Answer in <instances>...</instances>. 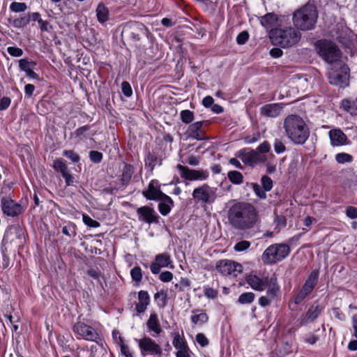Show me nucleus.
Returning <instances> with one entry per match:
<instances>
[{"mask_svg":"<svg viewBox=\"0 0 357 357\" xmlns=\"http://www.w3.org/2000/svg\"><path fill=\"white\" fill-rule=\"evenodd\" d=\"M228 218L231 225L238 229H247L254 227L257 221L255 207L248 203L234 204L229 210Z\"/></svg>","mask_w":357,"mask_h":357,"instance_id":"nucleus-1","label":"nucleus"},{"mask_svg":"<svg viewBox=\"0 0 357 357\" xmlns=\"http://www.w3.org/2000/svg\"><path fill=\"white\" fill-rule=\"evenodd\" d=\"M286 133L296 144H303L308 138L309 130L302 118L297 115L288 116L284 123Z\"/></svg>","mask_w":357,"mask_h":357,"instance_id":"nucleus-2","label":"nucleus"},{"mask_svg":"<svg viewBox=\"0 0 357 357\" xmlns=\"http://www.w3.org/2000/svg\"><path fill=\"white\" fill-rule=\"evenodd\" d=\"M269 38L273 45L287 48L297 44L301 34L292 26L279 27L270 31Z\"/></svg>","mask_w":357,"mask_h":357,"instance_id":"nucleus-3","label":"nucleus"},{"mask_svg":"<svg viewBox=\"0 0 357 357\" xmlns=\"http://www.w3.org/2000/svg\"><path fill=\"white\" fill-rule=\"evenodd\" d=\"M318 17L316 7L312 4H306L294 12L293 22L294 26L301 30H311L314 27Z\"/></svg>","mask_w":357,"mask_h":357,"instance_id":"nucleus-4","label":"nucleus"},{"mask_svg":"<svg viewBox=\"0 0 357 357\" xmlns=\"http://www.w3.org/2000/svg\"><path fill=\"white\" fill-rule=\"evenodd\" d=\"M291 249L286 243H274L269 245L261 255L264 264L273 265L286 259L290 254Z\"/></svg>","mask_w":357,"mask_h":357,"instance_id":"nucleus-5","label":"nucleus"},{"mask_svg":"<svg viewBox=\"0 0 357 357\" xmlns=\"http://www.w3.org/2000/svg\"><path fill=\"white\" fill-rule=\"evenodd\" d=\"M315 45L318 54L326 62L333 63L337 61L340 50L334 43L328 40H319Z\"/></svg>","mask_w":357,"mask_h":357,"instance_id":"nucleus-6","label":"nucleus"},{"mask_svg":"<svg viewBox=\"0 0 357 357\" xmlns=\"http://www.w3.org/2000/svg\"><path fill=\"white\" fill-rule=\"evenodd\" d=\"M192 196L197 204H211L216 199V188L210 187L207 184H204L195 188Z\"/></svg>","mask_w":357,"mask_h":357,"instance_id":"nucleus-7","label":"nucleus"},{"mask_svg":"<svg viewBox=\"0 0 357 357\" xmlns=\"http://www.w3.org/2000/svg\"><path fill=\"white\" fill-rule=\"evenodd\" d=\"M73 331L77 335V339L98 343L101 339L98 333L92 326L82 321H77L73 326Z\"/></svg>","mask_w":357,"mask_h":357,"instance_id":"nucleus-8","label":"nucleus"},{"mask_svg":"<svg viewBox=\"0 0 357 357\" xmlns=\"http://www.w3.org/2000/svg\"><path fill=\"white\" fill-rule=\"evenodd\" d=\"M134 340L137 343L141 356H160L162 354V348L152 338L148 336H144L141 339L135 338Z\"/></svg>","mask_w":357,"mask_h":357,"instance_id":"nucleus-9","label":"nucleus"},{"mask_svg":"<svg viewBox=\"0 0 357 357\" xmlns=\"http://www.w3.org/2000/svg\"><path fill=\"white\" fill-rule=\"evenodd\" d=\"M216 270L224 276L235 278L243 271V266L229 259H221L216 264Z\"/></svg>","mask_w":357,"mask_h":357,"instance_id":"nucleus-10","label":"nucleus"},{"mask_svg":"<svg viewBox=\"0 0 357 357\" xmlns=\"http://www.w3.org/2000/svg\"><path fill=\"white\" fill-rule=\"evenodd\" d=\"M280 287L278 283V279L275 275L271 276V285L266 289V296L259 298V305L265 307L276 300L279 296Z\"/></svg>","mask_w":357,"mask_h":357,"instance_id":"nucleus-11","label":"nucleus"},{"mask_svg":"<svg viewBox=\"0 0 357 357\" xmlns=\"http://www.w3.org/2000/svg\"><path fill=\"white\" fill-rule=\"evenodd\" d=\"M1 208L4 215L15 218L24 212L23 206L10 197H2L1 199Z\"/></svg>","mask_w":357,"mask_h":357,"instance_id":"nucleus-12","label":"nucleus"},{"mask_svg":"<svg viewBox=\"0 0 357 357\" xmlns=\"http://www.w3.org/2000/svg\"><path fill=\"white\" fill-rule=\"evenodd\" d=\"M176 168L181 176L189 181H204L206 180L209 176V173L207 170L190 169L180 164L177 165Z\"/></svg>","mask_w":357,"mask_h":357,"instance_id":"nucleus-13","label":"nucleus"},{"mask_svg":"<svg viewBox=\"0 0 357 357\" xmlns=\"http://www.w3.org/2000/svg\"><path fill=\"white\" fill-rule=\"evenodd\" d=\"M349 68L346 66H341L340 72L331 70L328 73L329 82L340 87H345L348 85Z\"/></svg>","mask_w":357,"mask_h":357,"instance_id":"nucleus-14","label":"nucleus"},{"mask_svg":"<svg viewBox=\"0 0 357 357\" xmlns=\"http://www.w3.org/2000/svg\"><path fill=\"white\" fill-rule=\"evenodd\" d=\"M247 283L255 291H262L271 285V277L259 276L257 274L250 273L245 279Z\"/></svg>","mask_w":357,"mask_h":357,"instance_id":"nucleus-15","label":"nucleus"},{"mask_svg":"<svg viewBox=\"0 0 357 357\" xmlns=\"http://www.w3.org/2000/svg\"><path fill=\"white\" fill-rule=\"evenodd\" d=\"M172 260L168 252H163L155 257V261L150 265V270L153 274L160 273L162 268H172Z\"/></svg>","mask_w":357,"mask_h":357,"instance_id":"nucleus-16","label":"nucleus"},{"mask_svg":"<svg viewBox=\"0 0 357 357\" xmlns=\"http://www.w3.org/2000/svg\"><path fill=\"white\" fill-rule=\"evenodd\" d=\"M324 307L314 303L308 308L305 314L300 319V326H306L307 324L314 321L321 314Z\"/></svg>","mask_w":357,"mask_h":357,"instance_id":"nucleus-17","label":"nucleus"},{"mask_svg":"<svg viewBox=\"0 0 357 357\" xmlns=\"http://www.w3.org/2000/svg\"><path fill=\"white\" fill-rule=\"evenodd\" d=\"M138 220L148 224L157 223L158 215L153 208L144 206L137 209Z\"/></svg>","mask_w":357,"mask_h":357,"instance_id":"nucleus-18","label":"nucleus"},{"mask_svg":"<svg viewBox=\"0 0 357 357\" xmlns=\"http://www.w3.org/2000/svg\"><path fill=\"white\" fill-rule=\"evenodd\" d=\"M331 144L333 146H340L349 143L346 135L340 129H332L328 132Z\"/></svg>","mask_w":357,"mask_h":357,"instance_id":"nucleus-19","label":"nucleus"},{"mask_svg":"<svg viewBox=\"0 0 357 357\" xmlns=\"http://www.w3.org/2000/svg\"><path fill=\"white\" fill-rule=\"evenodd\" d=\"M53 167L56 172H59L66 181L67 186L73 185L74 177L69 173L66 164L61 160L57 159L54 161Z\"/></svg>","mask_w":357,"mask_h":357,"instance_id":"nucleus-20","label":"nucleus"},{"mask_svg":"<svg viewBox=\"0 0 357 357\" xmlns=\"http://www.w3.org/2000/svg\"><path fill=\"white\" fill-rule=\"evenodd\" d=\"M138 302L135 304V310L137 314H143L150 304L151 298L147 291L140 290L138 292Z\"/></svg>","mask_w":357,"mask_h":357,"instance_id":"nucleus-21","label":"nucleus"},{"mask_svg":"<svg viewBox=\"0 0 357 357\" xmlns=\"http://www.w3.org/2000/svg\"><path fill=\"white\" fill-rule=\"evenodd\" d=\"M159 188L158 181L152 180L149 184L148 189L143 191V195L149 200H156L164 195Z\"/></svg>","mask_w":357,"mask_h":357,"instance_id":"nucleus-22","label":"nucleus"},{"mask_svg":"<svg viewBox=\"0 0 357 357\" xmlns=\"http://www.w3.org/2000/svg\"><path fill=\"white\" fill-rule=\"evenodd\" d=\"M259 20L260 24L269 33L270 31L275 29L273 28L278 24V16L274 13H268L259 17Z\"/></svg>","mask_w":357,"mask_h":357,"instance_id":"nucleus-23","label":"nucleus"},{"mask_svg":"<svg viewBox=\"0 0 357 357\" xmlns=\"http://www.w3.org/2000/svg\"><path fill=\"white\" fill-rule=\"evenodd\" d=\"M203 123L204 121H197L190 125L185 132L187 137L198 140L202 139L204 138L202 130Z\"/></svg>","mask_w":357,"mask_h":357,"instance_id":"nucleus-24","label":"nucleus"},{"mask_svg":"<svg viewBox=\"0 0 357 357\" xmlns=\"http://www.w3.org/2000/svg\"><path fill=\"white\" fill-rule=\"evenodd\" d=\"M157 200L160 201L158 204V211L162 215H167L171 211L172 208L174 206V202L172 199L165 194Z\"/></svg>","mask_w":357,"mask_h":357,"instance_id":"nucleus-25","label":"nucleus"},{"mask_svg":"<svg viewBox=\"0 0 357 357\" xmlns=\"http://www.w3.org/2000/svg\"><path fill=\"white\" fill-rule=\"evenodd\" d=\"M146 326L149 331L153 332L157 335L161 333V326L158 317V314L155 312H153L150 314L149 318L146 321Z\"/></svg>","mask_w":357,"mask_h":357,"instance_id":"nucleus-26","label":"nucleus"},{"mask_svg":"<svg viewBox=\"0 0 357 357\" xmlns=\"http://www.w3.org/2000/svg\"><path fill=\"white\" fill-rule=\"evenodd\" d=\"M282 107L277 103L267 104L261 108V114L267 117L274 118L281 112Z\"/></svg>","mask_w":357,"mask_h":357,"instance_id":"nucleus-27","label":"nucleus"},{"mask_svg":"<svg viewBox=\"0 0 357 357\" xmlns=\"http://www.w3.org/2000/svg\"><path fill=\"white\" fill-rule=\"evenodd\" d=\"M96 11L98 20L100 23L103 24L109 20V11L104 3H100Z\"/></svg>","mask_w":357,"mask_h":357,"instance_id":"nucleus-28","label":"nucleus"},{"mask_svg":"<svg viewBox=\"0 0 357 357\" xmlns=\"http://www.w3.org/2000/svg\"><path fill=\"white\" fill-rule=\"evenodd\" d=\"M199 312V314H195L191 317V321L192 324L195 325H203L208 322V316L207 314L203 310H192V313Z\"/></svg>","mask_w":357,"mask_h":357,"instance_id":"nucleus-29","label":"nucleus"},{"mask_svg":"<svg viewBox=\"0 0 357 357\" xmlns=\"http://www.w3.org/2000/svg\"><path fill=\"white\" fill-rule=\"evenodd\" d=\"M153 298L159 308H164L167 305L168 296L167 290L161 289L157 291L154 294Z\"/></svg>","mask_w":357,"mask_h":357,"instance_id":"nucleus-30","label":"nucleus"},{"mask_svg":"<svg viewBox=\"0 0 357 357\" xmlns=\"http://www.w3.org/2000/svg\"><path fill=\"white\" fill-rule=\"evenodd\" d=\"M173 341L172 344L176 350L183 349L188 347V343L182 337L178 332H174L173 333Z\"/></svg>","mask_w":357,"mask_h":357,"instance_id":"nucleus-31","label":"nucleus"},{"mask_svg":"<svg viewBox=\"0 0 357 357\" xmlns=\"http://www.w3.org/2000/svg\"><path fill=\"white\" fill-rule=\"evenodd\" d=\"M130 276L135 282L134 285L136 287L139 286L143 278L142 268L138 266L133 267L130 270Z\"/></svg>","mask_w":357,"mask_h":357,"instance_id":"nucleus-32","label":"nucleus"},{"mask_svg":"<svg viewBox=\"0 0 357 357\" xmlns=\"http://www.w3.org/2000/svg\"><path fill=\"white\" fill-rule=\"evenodd\" d=\"M76 225L73 222H68L65 226L62 227V233L65 236L73 238L76 236Z\"/></svg>","mask_w":357,"mask_h":357,"instance_id":"nucleus-33","label":"nucleus"},{"mask_svg":"<svg viewBox=\"0 0 357 357\" xmlns=\"http://www.w3.org/2000/svg\"><path fill=\"white\" fill-rule=\"evenodd\" d=\"M133 174V167L130 165L124 164L121 175V181L123 185L127 184L130 180Z\"/></svg>","mask_w":357,"mask_h":357,"instance_id":"nucleus-34","label":"nucleus"},{"mask_svg":"<svg viewBox=\"0 0 357 357\" xmlns=\"http://www.w3.org/2000/svg\"><path fill=\"white\" fill-rule=\"evenodd\" d=\"M319 271L317 269L313 270L310 275L307 277V280L305 282V284L307 285L312 289H314L315 286L317 285L319 280Z\"/></svg>","mask_w":357,"mask_h":357,"instance_id":"nucleus-35","label":"nucleus"},{"mask_svg":"<svg viewBox=\"0 0 357 357\" xmlns=\"http://www.w3.org/2000/svg\"><path fill=\"white\" fill-rule=\"evenodd\" d=\"M229 180L235 185H239L243 183V176L242 174L237 171H229L227 173Z\"/></svg>","mask_w":357,"mask_h":357,"instance_id":"nucleus-36","label":"nucleus"},{"mask_svg":"<svg viewBox=\"0 0 357 357\" xmlns=\"http://www.w3.org/2000/svg\"><path fill=\"white\" fill-rule=\"evenodd\" d=\"M36 66V63L35 61H29L26 59H22L19 60V67L20 70L25 72V73L31 69H34Z\"/></svg>","mask_w":357,"mask_h":357,"instance_id":"nucleus-37","label":"nucleus"},{"mask_svg":"<svg viewBox=\"0 0 357 357\" xmlns=\"http://www.w3.org/2000/svg\"><path fill=\"white\" fill-rule=\"evenodd\" d=\"M255 299V294L252 292H245L241 294L238 301L241 304H250Z\"/></svg>","mask_w":357,"mask_h":357,"instance_id":"nucleus-38","label":"nucleus"},{"mask_svg":"<svg viewBox=\"0 0 357 357\" xmlns=\"http://www.w3.org/2000/svg\"><path fill=\"white\" fill-rule=\"evenodd\" d=\"M119 339L121 355L124 357H134L130 347L124 343L123 338L119 336Z\"/></svg>","mask_w":357,"mask_h":357,"instance_id":"nucleus-39","label":"nucleus"},{"mask_svg":"<svg viewBox=\"0 0 357 357\" xmlns=\"http://www.w3.org/2000/svg\"><path fill=\"white\" fill-rule=\"evenodd\" d=\"M180 117L183 123H190L194 120V113L189 109L182 110Z\"/></svg>","mask_w":357,"mask_h":357,"instance_id":"nucleus-40","label":"nucleus"},{"mask_svg":"<svg viewBox=\"0 0 357 357\" xmlns=\"http://www.w3.org/2000/svg\"><path fill=\"white\" fill-rule=\"evenodd\" d=\"M82 221L86 226L92 228H97L100 225L98 221L92 219L86 213L82 214Z\"/></svg>","mask_w":357,"mask_h":357,"instance_id":"nucleus-41","label":"nucleus"},{"mask_svg":"<svg viewBox=\"0 0 357 357\" xmlns=\"http://www.w3.org/2000/svg\"><path fill=\"white\" fill-rule=\"evenodd\" d=\"M245 166L254 167L261 162H264V158H241Z\"/></svg>","mask_w":357,"mask_h":357,"instance_id":"nucleus-42","label":"nucleus"},{"mask_svg":"<svg viewBox=\"0 0 357 357\" xmlns=\"http://www.w3.org/2000/svg\"><path fill=\"white\" fill-rule=\"evenodd\" d=\"M250 242L248 241H241L236 243L234 247L236 252H240L247 250L250 247Z\"/></svg>","mask_w":357,"mask_h":357,"instance_id":"nucleus-43","label":"nucleus"},{"mask_svg":"<svg viewBox=\"0 0 357 357\" xmlns=\"http://www.w3.org/2000/svg\"><path fill=\"white\" fill-rule=\"evenodd\" d=\"M27 6L25 3L13 2L10 5V9L15 13L24 12L26 10Z\"/></svg>","mask_w":357,"mask_h":357,"instance_id":"nucleus-44","label":"nucleus"},{"mask_svg":"<svg viewBox=\"0 0 357 357\" xmlns=\"http://www.w3.org/2000/svg\"><path fill=\"white\" fill-rule=\"evenodd\" d=\"M30 22L29 16H24L14 20L13 25L17 28H21L26 26Z\"/></svg>","mask_w":357,"mask_h":357,"instance_id":"nucleus-45","label":"nucleus"},{"mask_svg":"<svg viewBox=\"0 0 357 357\" xmlns=\"http://www.w3.org/2000/svg\"><path fill=\"white\" fill-rule=\"evenodd\" d=\"M261 183L262 188L266 192L270 191L273 188V181L268 176H263L261 178Z\"/></svg>","mask_w":357,"mask_h":357,"instance_id":"nucleus-46","label":"nucleus"},{"mask_svg":"<svg viewBox=\"0 0 357 357\" xmlns=\"http://www.w3.org/2000/svg\"><path fill=\"white\" fill-rule=\"evenodd\" d=\"M252 189L256 195L260 199L266 198V191L257 183L252 184Z\"/></svg>","mask_w":357,"mask_h":357,"instance_id":"nucleus-47","label":"nucleus"},{"mask_svg":"<svg viewBox=\"0 0 357 357\" xmlns=\"http://www.w3.org/2000/svg\"><path fill=\"white\" fill-rule=\"evenodd\" d=\"M196 341L202 347H205L207 345H208L209 342L208 338L206 337V335L204 333H198L196 335Z\"/></svg>","mask_w":357,"mask_h":357,"instance_id":"nucleus-48","label":"nucleus"},{"mask_svg":"<svg viewBox=\"0 0 357 357\" xmlns=\"http://www.w3.org/2000/svg\"><path fill=\"white\" fill-rule=\"evenodd\" d=\"M121 90L126 97H130L132 94V90L130 84L128 82H123L121 84Z\"/></svg>","mask_w":357,"mask_h":357,"instance_id":"nucleus-49","label":"nucleus"},{"mask_svg":"<svg viewBox=\"0 0 357 357\" xmlns=\"http://www.w3.org/2000/svg\"><path fill=\"white\" fill-rule=\"evenodd\" d=\"M7 52L10 55L15 57L21 56L23 54V50L17 47H8Z\"/></svg>","mask_w":357,"mask_h":357,"instance_id":"nucleus-50","label":"nucleus"},{"mask_svg":"<svg viewBox=\"0 0 357 357\" xmlns=\"http://www.w3.org/2000/svg\"><path fill=\"white\" fill-rule=\"evenodd\" d=\"M318 340V336L312 333L306 334L304 337V342L309 344H314Z\"/></svg>","mask_w":357,"mask_h":357,"instance_id":"nucleus-51","label":"nucleus"},{"mask_svg":"<svg viewBox=\"0 0 357 357\" xmlns=\"http://www.w3.org/2000/svg\"><path fill=\"white\" fill-rule=\"evenodd\" d=\"M159 279L163 282H170L173 279V273L167 271L162 272L159 275Z\"/></svg>","mask_w":357,"mask_h":357,"instance_id":"nucleus-52","label":"nucleus"},{"mask_svg":"<svg viewBox=\"0 0 357 357\" xmlns=\"http://www.w3.org/2000/svg\"><path fill=\"white\" fill-rule=\"evenodd\" d=\"M346 215L351 219H355L357 218V208L349 206L346 208Z\"/></svg>","mask_w":357,"mask_h":357,"instance_id":"nucleus-53","label":"nucleus"},{"mask_svg":"<svg viewBox=\"0 0 357 357\" xmlns=\"http://www.w3.org/2000/svg\"><path fill=\"white\" fill-rule=\"evenodd\" d=\"M274 149L277 154H281L284 151L285 146L280 140L275 139L274 143Z\"/></svg>","mask_w":357,"mask_h":357,"instance_id":"nucleus-54","label":"nucleus"},{"mask_svg":"<svg viewBox=\"0 0 357 357\" xmlns=\"http://www.w3.org/2000/svg\"><path fill=\"white\" fill-rule=\"evenodd\" d=\"M249 35L246 31L241 32L236 38V42L239 45H243L248 40Z\"/></svg>","mask_w":357,"mask_h":357,"instance_id":"nucleus-55","label":"nucleus"},{"mask_svg":"<svg viewBox=\"0 0 357 357\" xmlns=\"http://www.w3.org/2000/svg\"><path fill=\"white\" fill-rule=\"evenodd\" d=\"M204 295L208 298L214 299L216 298L218 295V292L216 290L213 289L211 287H206L204 289Z\"/></svg>","mask_w":357,"mask_h":357,"instance_id":"nucleus-56","label":"nucleus"},{"mask_svg":"<svg viewBox=\"0 0 357 357\" xmlns=\"http://www.w3.org/2000/svg\"><path fill=\"white\" fill-rule=\"evenodd\" d=\"M87 274L94 280H99L101 273L98 268H90L87 271Z\"/></svg>","mask_w":357,"mask_h":357,"instance_id":"nucleus-57","label":"nucleus"},{"mask_svg":"<svg viewBox=\"0 0 357 357\" xmlns=\"http://www.w3.org/2000/svg\"><path fill=\"white\" fill-rule=\"evenodd\" d=\"M190 350L189 347L183 349L177 350L176 357H190Z\"/></svg>","mask_w":357,"mask_h":357,"instance_id":"nucleus-58","label":"nucleus"},{"mask_svg":"<svg viewBox=\"0 0 357 357\" xmlns=\"http://www.w3.org/2000/svg\"><path fill=\"white\" fill-rule=\"evenodd\" d=\"M307 296V295L305 293H304L302 290H300V291L294 296V303L297 305L300 304Z\"/></svg>","mask_w":357,"mask_h":357,"instance_id":"nucleus-59","label":"nucleus"},{"mask_svg":"<svg viewBox=\"0 0 357 357\" xmlns=\"http://www.w3.org/2000/svg\"><path fill=\"white\" fill-rule=\"evenodd\" d=\"M10 99L8 97H3L0 101V110L7 109L10 105Z\"/></svg>","mask_w":357,"mask_h":357,"instance_id":"nucleus-60","label":"nucleus"},{"mask_svg":"<svg viewBox=\"0 0 357 357\" xmlns=\"http://www.w3.org/2000/svg\"><path fill=\"white\" fill-rule=\"evenodd\" d=\"M270 149L269 144L265 142L257 147V151L259 153H266L269 151Z\"/></svg>","mask_w":357,"mask_h":357,"instance_id":"nucleus-61","label":"nucleus"},{"mask_svg":"<svg viewBox=\"0 0 357 357\" xmlns=\"http://www.w3.org/2000/svg\"><path fill=\"white\" fill-rule=\"evenodd\" d=\"M333 313L335 318L339 320L344 321L345 319L344 314L340 310L338 307H335L333 309Z\"/></svg>","mask_w":357,"mask_h":357,"instance_id":"nucleus-62","label":"nucleus"},{"mask_svg":"<svg viewBox=\"0 0 357 357\" xmlns=\"http://www.w3.org/2000/svg\"><path fill=\"white\" fill-rule=\"evenodd\" d=\"M213 102H214L213 98L211 96H206L202 100V104L206 108L211 107V106L213 105Z\"/></svg>","mask_w":357,"mask_h":357,"instance_id":"nucleus-63","label":"nucleus"},{"mask_svg":"<svg viewBox=\"0 0 357 357\" xmlns=\"http://www.w3.org/2000/svg\"><path fill=\"white\" fill-rule=\"evenodd\" d=\"M352 327L354 328V334L353 335L357 338V314H355L352 316Z\"/></svg>","mask_w":357,"mask_h":357,"instance_id":"nucleus-64","label":"nucleus"}]
</instances>
